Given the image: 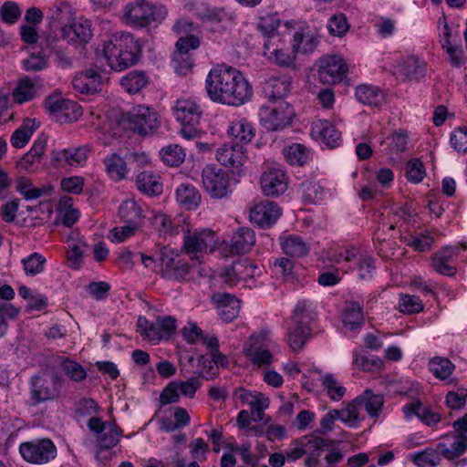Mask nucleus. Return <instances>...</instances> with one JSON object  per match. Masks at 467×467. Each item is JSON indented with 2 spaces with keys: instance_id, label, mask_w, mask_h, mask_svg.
<instances>
[{
  "instance_id": "f257e3e1",
  "label": "nucleus",
  "mask_w": 467,
  "mask_h": 467,
  "mask_svg": "<svg viewBox=\"0 0 467 467\" xmlns=\"http://www.w3.org/2000/svg\"><path fill=\"white\" fill-rule=\"evenodd\" d=\"M206 90L213 101L235 107L244 105L253 96V88L243 74L226 65L210 70Z\"/></svg>"
},
{
  "instance_id": "f03ea898",
  "label": "nucleus",
  "mask_w": 467,
  "mask_h": 467,
  "mask_svg": "<svg viewBox=\"0 0 467 467\" xmlns=\"http://www.w3.org/2000/svg\"><path fill=\"white\" fill-rule=\"evenodd\" d=\"M293 23L281 21L276 14L260 18L258 29L265 36L263 55L270 62L281 67L295 68L296 52L285 47L283 37L290 36Z\"/></svg>"
},
{
  "instance_id": "7ed1b4c3",
  "label": "nucleus",
  "mask_w": 467,
  "mask_h": 467,
  "mask_svg": "<svg viewBox=\"0 0 467 467\" xmlns=\"http://www.w3.org/2000/svg\"><path fill=\"white\" fill-rule=\"evenodd\" d=\"M140 45L126 32L112 34L102 44V53L108 65L115 71H122L134 66L140 57Z\"/></svg>"
},
{
  "instance_id": "20e7f679",
  "label": "nucleus",
  "mask_w": 467,
  "mask_h": 467,
  "mask_svg": "<svg viewBox=\"0 0 467 467\" xmlns=\"http://www.w3.org/2000/svg\"><path fill=\"white\" fill-rule=\"evenodd\" d=\"M168 11L162 5H150L145 0H137L125 7L126 23L133 27H145L152 22H161Z\"/></svg>"
},
{
  "instance_id": "39448f33",
  "label": "nucleus",
  "mask_w": 467,
  "mask_h": 467,
  "mask_svg": "<svg viewBox=\"0 0 467 467\" xmlns=\"http://www.w3.org/2000/svg\"><path fill=\"white\" fill-rule=\"evenodd\" d=\"M216 244L215 234L209 229L188 230L184 235L182 250L194 264H201L203 254L213 252Z\"/></svg>"
},
{
  "instance_id": "423d86ee",
  "label": "nucleus",
  "mask_w": 467,
  "mask_h": 467,
  "mask_svg": "<svg viewBox=\"0 0 467 467\" xmlns=\"http://www.w3.org/2000/svg\"><path fill=\"white\" fill-rule=\"evenodd\" d=\"M65 379L57 372H53L50 381L43 376L34 375L29 381L30 399L33 404H39L47 400H53L62 395Z\"/></svg>"
},
{
  "instance_id": "0eeeda50",
  "label": "nucleus",
  "mask_w": 467,
  "mask_h": 467,
  "mask_svg": "<svg viewBox=\"0 0 467 467\" xmlns=\"http://www.w3.org/2000/svg\"><path fill=\"white\" fill-rule=\"evenodd\" d=\"M88 428L95 434L98 442L97 459H100L102 452H108V451L115 447L123 433L122 430L115 422L103 421L99 417H91L88 421Z\"/></svg>"
},
{
  "instance_id": "6e6552de",
  "label": "nucleus",
  "mask_w": 467,
  "mask_h": 467,
  "mask_svg": "<svg viewBox=\"0 0 467 467\" xmlns=\"http://www.w3.org/2000/svg\"><path fill=\"white\" fill-rule=\"evenodd\" d=\"M57 447L48 438L22 442L19 453L23 460L32 464H46L57 457Z\"/></svg>"
},
{
  "instance_id": "1a4fd4ad",
  "label": "nucleus",
  "mask_w": 467,
  "mask_h": 467,
  "mask_svg": "<svg viewBox=\"0 0 467 467\" xmlns=\"http://www.w3.org/2000/svg\"><path fill=\"white\" fill-rule=\"evenodd\" d=\"M202 182L204 190L213 199H223L228 196L230 177L223 169L213 165H206L202 171Z\"/></svg>"
},
{
  "instance_id": "9d476101",
  "label": "nucleus",
  "mask_w": 467,
  "mask_h": 467,
  "mask_svg": "<svg viewBox=\"0 0 467 467\" xmlns=\"http://www.w3.org/2000/svg\"><path fill=\"white\" fill-rule=\"evenodd\" d=\"M129 128L140 135L151 134L160 126L158 113L147 106L133 108L126 117Z\"/></svg>"
},
{
  "instance_id": "9b49d317",
  "label": "nucleus",
  "mask_w": 467,
  "mask_h": 467,
  "mask_svg": "<svg viewBox=\"0 0 467 467\" xmlns=\"http://www.w3.org/2000/svg\"><path fill=\"white\" fill-rule=\"evenodd\" d=\"M293 115L294 110L286 102H280L275 106H263L259 112L261 124L272 131L283 130L288 126Z\"/></svg>"
},
{
  "instance_id": "f8f14e48",
  "label": "nucleus",
  "mask_w": 467,
  "mask_h": 467,
  "mask_svg": "<svg viewBox=\"0 0 467 467\" xmlns=\"http://www.w3.org/2000/svg\"><path fill=\"white\" fill-rule=\"evenodd\" d=\"M45 108L51 118L59 123L75 121L82 115V109L78 102L59 97H48Z\"/></svg>"
},
{
  "instance_id": "ddd939ff",
  "label": "nucleus",
  "mask_w": 467,
  "mask_h": 467,
  "mask_svg": "<svg viewBox=\"0 0 467 467\" xmlns=\"http://www.w3.org/2000/svg\"><path fill=\"white\" fill-rule=\"evenodd\" d=\"M161 274L168 280L182 281L189 275L194 263L189 261L182 254L161 256Z\"/></svg>"
},
{
  "instance_id": "4468645a",
  "label": "nucleus",
  "mask_w": 467,
  "mask_h": 467,
  "mask_svg": "<svg viewBox=\"0 0 467 467\" xmlns=\"http://www.w3.org/2000/svg\"><path fill=\"white\" fill-rule=\"evenodd\" d=\"M348 71L347 65L339 56H327L321 59L318 77L324 84H335L343 79Z\"/></svg>"
},
{
  "instance_id": "2eb2a0df",
  "label": "nucleus",
  "mask_w": 467,
  "mask_h": 467,
  "mask_svg": "<svg viewBox=\"0 0 467 467\" xmlns=\"http://www.w3.org/2000/svg\"><path fill=\"white\" fill-rule=\"evenodd\" d=\"M267 336V331H262L258 336L252 335L244 347V351L251 363L259 368L268 366L273 362V355L261 344V341L266 339Z\"/></svg>"
},
{
  "instance_id": "dca6fc26",
  "label": "nucleus",
  "mask_w": 467,
  "mask_h": 467,
  "mask_svg": "<svg viewBox=\"0 0 467 467\" xmlns=\"http://www.w3.org/2000/svg\"><path fill=\"white\" fill-rule=\"evenodd\" d=\"M281 215L278 205L270 201L256 203L250 211V221L262 228L273 225Z\"/></svg>"
},
{
  "instance_id": "f3484780",
  "label": "nucleus",
  "mask_w": 467,
  "mask_h": 467,
  "mask_svg": "<svg viewBox=\"0 0 467 467\" xmlns=\"http://www.w3.org/2000/svg\"><path fill=\"white\" fill-rule=\"evenodd\" d=\"M261 188L265 196L278 197L287 189L288 182L285 173L280 169L265 171L260 179Z\"/></svg>"
},
{
  "instance_id": "a211bd4d",
  "label": "nucleus",
  "mask_w": 467,
  "mask_h": 467,
  "mask_svg": "<svg viewBox=\"0 0 467 467\" xmlns=\"http://www.w3.org/2000/svg\"><path fill=\"white\" fill-rule=\"evenodd\" d=\"M296 443L304 446L305 454L307 456L305 460V465L306 467H317L323 449L332 446L334 441L317 436H303L300 439H296Z\"/></svg>"
},
{
  "instance_id": "6ab92c4d",
  "label": "nucleus",
  "mask_w": 467,
  "mask_h": 467,
  "mask_svg": "<svg viewBox=\"0 0 467 467\" xmlns=\"http://www.w3.org/2000/svg\"><path fill=\"white\" fill-rule=\"evenodd\" d=\"M217 161L223 166L239 170L245 162L247 157L243 145L237 142L224 143L216 151Z\"/></svg>"
},
{
  "instance_id": "aec40b11",
  "label": "nucleus",
  "mask_w": 467,
  "mask_h": 467,
  "mask_svg": "<svg viewBox=\"0 0 467 467\" xmlns=\"http://www.w3.org/2000/svg\"><path fill=\"white\" fill-rule=\"evenodd\" d=\"M47 143V137L45 135L40 136L35 140L30 150L26 153L17 162L16 168L18 171L34 172L36 171L41 162L42 156L46 150Z\"/></svg>"
},
{
  "instance_id": "412c9836",
  "label": "nucleus",
  "mask_w": 467,
  "mask_h": 467,
  "mask_svg": "<svg viewBox=\"0 0 467 467\" xmlns=\"http://www.w3.org/2000/svg\"><path fill=\"white\" fill-rule=\"evenodd\" d=\"M216 305L218 315L225 322H231L236 318L240 311V301L233 295L227 293H216L212 296Z\"/></svg>"
},
{
  "instance_id": "4be33fe9",
  "label": "nucleus",
  "mask_w": 467,
  "mask_h": 467,
  "mask_svg": "<svg viewBox=\"0 0 467 467\" xmlns=\"http://www.w3.org/2000/svg\"><path fill=\"white\" fill-rule=\"evenodd\" d=\"M61 36L68 43H87L92 36L90 23L88 20L75 21L61 27Z\"/></svg>"
},
{
  "instance_id": "5701e85b",
  "label": "nucleus",
  "mask_w": 467,
  "mask_h": 467,
  "mask_svg": "<svg viewBox=\"0 0 467 467\" xmlns=\"http://www.w3.org/2000/svg\"><path fill=\"white\" fill-rule=\"evenodd\" d=\"M174 115L182 124L198 125L202 117L200 107L191 99H178Z\"/></svg>"
},
{
  "instance_id": "b1692460",
  "label": "nucleus",
  "mask_w": 467,
  "mask_h": 467,
  "mask_svg": "<svg viewBox=\"0 0 467 467\" xmlns=\"http://www.w3.org/2000/svg\"><path fill=\"white\" fill-rule=\"evenodd\" d=\"M101 76L92 69L78 74L72 80L73 88L82 94H94L101 88Z\"/></svg>"
},
{
  "instance_id": "393cba45",
  "label": "nucleus",
  "mask_w": 467,
  "mask_h": 467,
  "mask_svg": "<svg viewBox=\"0 0 467 467\" xmlns=\"http://www.w3.org/2000/svg\"><path fill=\"white\" fill-rule=\"evenodd\" d=\"M355 94L358 102L369 107L379 108L386 104L384 91L374 85L361 84L356 88Z\"/></svg>"
},
{
  "instance_id": "a878e982",
  "label": "nucleus",
  "mask_w": 467,
  "mask_h": 467,
  "mask_svg": "<svg viewBox=\"0 0 467 467\" xmlns=\"http://www.w3.org/2000/svg\"><path fill=\"white\" fill-rule=\"evenodd\" d=\"M255 244V234L249 227L238 228L231 239V252L236 254L248 253Z\"/></svg>"
},
{
  "instance_id": "bb28decb",
  "label": "nucleus",
  "mask_w": 467,
  "mask_h": 467,
  "mask_svg": "<svg viewBox=\"0 0 467 467\" xmlns=\"http://www.w3.org/2000/svg\"><path fill=\"white\" fill-rule=\"evenodd\" d=\"M292 29V46L293 49L297 53L301 52L304 54L311 53L314 51L318 44V39L316 36L310 33L307 28L299 27Z\"/></svg>"
},
{
  "instance_id": "cd10ccee",
  "label": "nucleus",
  "mask_w": 467,
  "mask_h": 467,
  "mask_svg": "<svg viewBox=\"0 0 467 467\" xmlns=\"http://www.w3.org/2000/svg\"><path fill=\"white\" fill-rule=\"evenodd\" d=\"M312 133L330 148L337 146L341 140V133L328 120L318 119L315 121Z\"/></svg>"
},
{
  "instance_id": "c85d7f7f",
  "label": "nucleus",
  "mask_w": 467,
  "mask_h": 467,
  "mask_svg": "<svg viewBox=\"0 0 467 467\" xmlns=\"http://www.w3.org/2000/svg\"><path fill=\"white\" fill-rule=\"evenodd\" d=\"M160 175L152 171H144L137 175L136 185L139 191L150 195H159L162 192Z\"/></svg>"
},
{
  "instance_id": "c756f323",
  "label": "nucleus",
  "mask_w": 467,
  "mask_h": 467,
  "mask_svg": "<svg viewBox=\"0 0 467 467\" xmlns=\"http://www.w3.org/2000/svg\"><path fill=\"white\" fill-rule=\"evenodd\" d=\"M176 201L183 208L194 210L199 206L202 196L192 184L182 183L176 189Z\"/></svg>"
},
{
  "instance_id": "7c9ffc66",
  "label": "nucleus",
  "mask_w": 467,
  "mask_h": 467,
  "mask_svg": "<svg viewBox=\"0 0 467 467\" xmlns=\"http://www.w3.org/2000/svg\"><path fill=\"white\" fill-rule=\"evenodd\" d=\"M311 334L308 325L296 324L292 322L287 330V343L292 350L298 351L303 348Z\"/></svg>"
},
{
  "instance_id": "2f4dec72",
  "label": "nucleus",
  "mask_w": 467,
  "mask_h": 467,
  "mask_svg": "<svg viewBox=\"0 0 467 467\" xmlns=\"http://www.w3.org/2000/svg\"><path fill=\"white\" fill-rule=\"evenodd\" d=\"M356 403H358L360 409L365 408L370 417H378L381 412L384 400L380 394H374L372 390L366 389L356 398Z\"/></svg>"
},
{
  "instance_id": "473e14b6",
  "label": "nucleus",
  "mask_w": 467,
  "mask_h": 467,
  "mask_svg": "<svg viewBox=\"0 0 467 467\" xmlns=\"http://www.w3.org/2000/svg\"><path fill=\"white\" fill-rule=\"evenodd\" d=\"M119 213L123 222L133 223V225H140L145 217L141 206L135 200L131 199L126 200L120 204Z\"/></svg>"
},
{
  "instance_id": "72a5a7b5",
  "label": "nucleus",
  "mask_w": 467,
  "mask_h": 467,
  "mask_svg": "<svg viewBox=\"0 0 467 467\" xmlns=\"http://www.w3.org/2000/svg\"><path fill=\"white\" fill-rule=\"evenodd\" d=\"M37 128L38 123L35 119H26L23 124L11 135V145L16 149L25 147Z\"/></svg>"
},
{
  "instance_id": "f704fd0d",
  "label": "nucleus",
  "mask_w": 467,
  "mask_h": 467,
  "mask_svg": "<svg viewBox=\"0 0 467 467\" xmlns=\"http://www.w3.org/2000/svg\"><path fill=\"white\" fill-rule=\"evenodd\" d=\"M403 412L406 418H410L412 415H416L427 425H434L438 423L441 419L439 414L423 408L420 400H415L405 405L403 407Z\"/></svg>"
},
{
  "instance_id": "c9c22d12",
  "label": "nucleus",
  "mask_w": 467,
  "mask_h": 467,
  "mask_svg": "<svg viewBox=\"0 0 467 467\" xmlns=\"http://www.w3.org/2000/svg\"><path fill=\"white\" fill-rule=\"evenodd\" d=\"M291 83L287 79L271 78L264 85L265 96L272 100L285 97L290 91Z\"/></svg>"
},
{
  "instance_id": "e433bc0d",
  "label": "nucleus",
  "mask_w": 467,
  "mask_h": 467,
  "mask_svg": "<svg viewBox=\"0 0 467 467\" xmlns=\"http://www.w3.org/2000/svg\"><path fill=\"white\" fill-rule=\"evenodd\" d=\"M88 152L89 148L88 146L65 149L57 152V160L71 166L82 165L86 162Z\"/></svg>"
},
{
  "instance_id": "4c0bfd02",
  "label": "nucleus",
  "mask_w": 467,
  "mask_h": 467,
  "mask_svg": "<svg viewBox=\"0 0 467 467\" xmlns=\"http://www.w3.org/2000/svg\"><path fill=\"white\" fill-rule=\"evenodd\" d=\"M228 133L241 143L246 144L254 139V129L247 119H241L232 122Z\"/></svg>"
},
{
  "instance_id": "58836bf2",
  "label": "nucleus",
  "mask_w": 467,
  "mask_h": 467,
  "mask_svg": "<svg viewBox=\"0 0 467 467\" xmlns=\"http://www.w3.org/2000/svg\"><path fill=\"white\" fill-rule=\"evenodd\" d=\"M281 244L284 253L291 257L306 255L310 250L309 244L297 235H289Z\"/></svg>"
},
{
  "instance_id": "ea45409f",
  "label": "nucleus",
  "mask_w": 467,
  "mask_h": 467,
  "mask_svg": "<svg viewBox=\"0 0 467 467\" xmlns=\"http://www.w3.org/2000/svg\"><path fill=\"white\" fill-rule=\"evenodd\" d=\"M343 322L345 327L354 329L364 323L362 306L357 301H347Z\"/></svg>"
},
{
  "instance_id": "a19ab883",
  "label": "nucleus",
  "mask_w": 467,
  "mask_h": 467,
  "mask_svg": "<svg viewBox=\"0 0 467 467\" xmlns=\"http://www.w3.org/2000/svg\"><path fill=\"white\" fill-rule=\"evenodd\" d=\"M320 382L330 400L339 401L346 394V388L331 373H326L321 376Z\"/></svg>"
},
{
  "instance_id": "79ce46f5",
  "label": "nucleus",
  "mask_w": 467,
  "mask_h": 467,
  "mask_svg": "<svg viewBox=\"0 0 467 467\" xmlns=\"http://www.w3.org/2000/svg\"><path fill=\"white\" fill-rule=\"evenodd\" d=\"M104 165L109 176L114 181H120L127 174V165L118 154L112 153L104 159Z\"/></svg>"
},
{
  "instance_id": "37998d69",
  "label": "nucleus",
  "mask_w": 467,
  "mask_h": 467,
  "mask_svg": "<svg viewBox=\"0 0 467 467\" xmlns=\"http://www.w3.org/2000/svg\"><path fill=\"white\" fill-rule=\"evenodd\" d=\"M317 313L313 303L308 300H299L294 310V315L291 318L292 322L296 324L310 325L316 318Z\"/></svg>"
},
{
  "instance_id": "c03bdc74",
  "label": "nucleus",
  "mask_w": 467,
  "mask_h": 467,
  "mask_svg": "<svg viewBox=\"0 0 467 467\" xmlns=\"http://www.w3.org/2000/svg\"><path fill=\"white\" fill-rule=\"evenodd\" d=\"M148 83V78L142 71H131L123 77L120 80L121 87L128 93H137L140 91Z\"/></svg>"
},
{
  "instance_id": "a18cd8bd",
  "label": "nucleus",
  "mask_w": 467,
  "mask_h": 467,
  "mask_svg": "<svg viewBox=\"0 0 467 467\" xmlns=\"http://www.w3.org/2000/svg\"><path fill=\"white\" fill-rule=\"evenodd\" d=\"M403 75L409 79L419 80L425 76V63L417 57H407L401 66Z\"/></svg>"
},
{
  "instance_id": "49530a36",
  "label": "nucleus",
  "mask_w": 467,
  "mask_h": 467,
  "mask_svg": "<svg viewBox=\"0 0 467 467\" xmlns=\"http://www.w3.org/2000/svg\"><path fill=\"white\" fill-rule=\"evenodd\" d=\"M284 156L291 165L302 166L308 159V150L299 143L292 144L284 149Z\"/></svg>"
},
{
  "instance_id": "de8ad7c7",
  "label": "nucleus",
  "mask_w": 467,
  "mask_h": 467,
  "mask_svg": "<svg viewBox=\"0 0 467 467\" xmlns=\"http://www.w3.org/2000/svg\"><path fill=\"white\" fill-rule=\"evenodd\" d=\"M389 140L387 154L391 156L392 159L396 160L393 155H399L404 152L407 149L408 145V133L405 130H398L393 132L389 137H388Z\"/></svg>"
},
{
  "instance_id": "09e8293b",
  "label": "nucleus",
  "mask_w": 467,
  "mask_h": 467,
  "mask_svg": "<svg viewBox=\"0 0 467 467\" xmlns=\"http://www.w3.org/2000/svg\"><path fill=\"white\" fill-rule=\"evenodd\" d=\"M59 360L63 371L71 380L80 382L86 379L87 372L79 363L66 357H60Z\"/></svg>"
},
{
  "instance_id": "8fccbe9b",
  "label": "nucleus",
  "mask_w": 467,
  "mask_h": 467,
  "mask_svg": "<svg viewBox=\"0 0 467 467\" xmlns=\"http://www.w3.org/2000/svg\"><path fill=\"white\" fill-rule=\"evenodd\" d=\"M454 365L445 358H433L429 363V368L440 379H448L454 370Z\"/></svg>"
},
{
  "instance_id": "3c124183",
  "label": "nucleus",
  "mask_w": 467,
  "mask_h": 467,
  "mask_svg": "<svg viewBox=\"0 0 467 467\" xmlns=\"http://www.w3.org/2000/svg\"><path fill=\"white\" fill-rule=\"evenodd\" d=\"M36 88L29 78H21L13 90V98L18 103H24L34 98Z\"/></svg>"
},
{
  "instance_id": "603ef678",
  "label": "nucleus",
  "mask_w": 467,
  "mask_h": 467,
  "mask_svg": "<svg viewBox=\"0 0 467 467\" xmlns=\"http://www.w3.org/2000/svg\"><path fill=\"white\" fill-rule=\"evenodd\" d=\"M439 448L444 457L449 460H452L460 457L467 450V439L458 435L450 446L440 444Z\"/></svg>"
},
{
  "instance_id": "864d4df0",
  "label": "nucleus",
  "mask_w": 467,
  "mask_h": 467,
  "mask_svg": "<svg viewBox=\"0 0 467 467\" xmlns=\"http://www.w3.org/2000/svg\"><path fill=\"white\" fill-rule=\"evenodd\" d=\"M161 155L164 163L172 167L180 166L185 159L184 150L177 144L163 148L161 150Z\"/></svg>"
},
{
  "instance_id": "5fc2aeb1",
  "label": "nucleus",
  "mask_w": 467,
  "mask_h": 467,
  "mask_svg": "<svg viewBox=\"0 0 467 467\" xmlns=\"http://www.w3.org/2000/svg\"><path fill=\"white\" fill-rule=\"evenodd\" d=\"M452 252L451 250L442 251L432 257V266L440 274L451 276L455 274V267L449 264Z\"/></svg>"
},
{
  "instance_id": "6e6d98bb",
  "label": "nucleus",
  "mask_w": 467,
  "mask_h": 467,
  "mask_svg": "<svg viewBox=\"0 0 467 467\" xmlns=\"http://www.w3.org/2000/svg\"><path fill=\"white\" fill-rule=\"evenodd\" d=\"M246 260H239L226 268L221 275L223 282L228 285H234L238 280L243 279L245 276L243 268H246Z\"/></svg>"
},
{
  "instance_id": "4d7b16f0",
  "label": "nucleus",
  "mask_w": 467,
  "mask_h": 467,
  "mask_svg": "<svg viewBox=\"0 0 467 467\" xmlns=\"http://www.w3.org/2000/svg\"><path fill=\"white\" fill-rule=\"evenodd\" d=\"M360 408L356 403V399L349 402L346 408L341 410H334V414L337 415V419L350 426L355 425L359 419Z\"/></svg>"
},
{
  "instance_id": "13d9d810",
  "label": "nucleus",
  "mask_w": 467,
  "mask_h": 467,
  "mask_svg": "<svg viewBox=\"0 0 467 467\" xmlns=\"http://www.w3.org/2000/svg\"><path fill=\"white\" fill-rule=\"evenodd\" d=\"M20 308L12 304L0 302V337H3L7 329V319H15L18 316Z\"/></svg>"
},
{
  "instance_id": "bf43d9fd",
  "label": "nucleus",
  "mask_w": 467,
  "mask_h": 467,
  "mask_svg": "<svg viewBox=\"0 0 467 467\" xmlns=\"http://www.w3.org/2000/svg\"><path fill=\"white\" fill-rule=\"evenodd\" d=\"M16 189L23 194L26 199L29 200L37 199L44 193L42 189L33 188L31 180L25 176H20L16 180Z\"/></svg>"
},
{
  "instance_id": "052dcab7",
  "label": "nucleus",
  "mask_w": 467,
  "mask_h": 467,
  "mask_svg": "<svg viewBox=\"0 0 467 467\" xmlns=\"http://www.w3.org/2000/svg\"><path fill=\"white\" fill-rule=\"evenodd\" d=\"M22 263L27 275H36L44 271L46 258L38 253H33L23 259Z\"/></svg>"
},
{
  "instance_id": "680f3d73",
  "label": "nucleus",
  "mask_w": 467,
  "mask_h": 467,
  "mask_svg": "<svg viewBox=\"0 0 467 467\" xmlns=\"http://www.w3.org/2000/svg\"><path fill=\"white\" fill-rule=\"evenodd\" d=\"M426 175L425 167L419 159H411L407 163L406 177L413 183H420Z\"/></svg>"
},
{
  "instance_id": "e2e57ef3",
  "label": "nucleus",
  "mask_w": 467,
  "mask_h": 467,
  "mask_svg": "<svg viewBox=\"0 0 467 467\" xmlns=\"http://www.w3.org/2000/svg\"><path fill=\"white\" fill-rule=\"evenodd\" d=\"M327 29L335 36H344L349 29L346 16L344 14L332 16L328 20Z\"/></svg>"
},
{
  "instance_id": "0e129e2a",
  "label": "nucleus",
  "mask_w": 467,
  "mask_h": 467,
  "mask_svg": "<svg viewBox=\"0 0 467 467\" xmlns=\"http://www.w3.org/2000/svg\"><path fill=\"white\" fill-rule=\"evenodd\" d=\"M69 13V5L67 2L62 1L58 4H55L49 8L47 18L50 20L51 26H55L57 23L62 24Z\"/></svg>"
},
{
  "instance_id": "69168bd1",
  "label": "nucleus",
  "mask_w": 467,
  "mask_h": 467,
  "mask_svg": "<svg viewBox=\"0 0 467 467\" xmlns=\"http://www.w3.org/2000/svg\"><path fill=\"white\" fill-rule=\"evenodd\" d=\"M354 364L363 371H376L381 368L382 360L379 358L354 353Z\"/></svg>"
},
{
  "instance_id": "338daca9",
  "label": "nucleus",
  "mask_w": 467,
  "mask_h": 467,
  "mask_svg": "<svg viewBox=\"0 0 467 467\" xmlns=\"http://www.w3.org/2000/svg\"><path fill=\"white\" fill-rule=\"evenodd\" d=\"M400 310L402 313H418L423 309L420 299L416 296L404 295L400 296Z\"/></svg>"
},
{
  "instance_id": "774afa93",
  "label": "nucleus",
  "mask_w": 467,
  "mask_h": 467,
  "mask_svg": "<svg viewBox=\"0 0 467 467\" xmlns=\"http://www.w3.org/2000/svg\"><path fill=\"white\" fill-rule=\"evenodd\" d=\"M451 144L459 152H467V129L458 128L451 134Z\"/></svg>"
}]
</instances>
